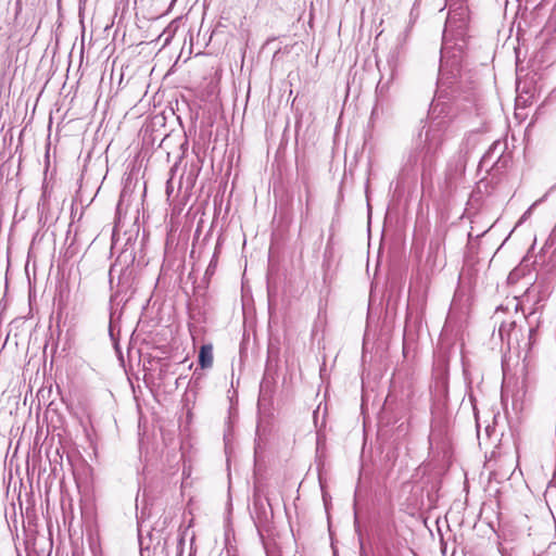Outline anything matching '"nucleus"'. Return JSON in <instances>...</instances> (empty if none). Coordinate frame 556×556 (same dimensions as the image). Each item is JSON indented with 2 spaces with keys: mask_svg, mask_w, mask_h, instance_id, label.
<instances>
[{
  "mask_svg": "<svg viewBox=\"0 0 556 556\" xmlns=\"http://www.w3.org/2000/svg\"><path fill=\"white\" fill-rule=\"evenodd\" d=\"M213 345L204 344L199 351V365L202 369L211 368L213 366Z\"/></svg>",
  "mask_w": 556,
  "mask_h": 556,
  "instance_id": "1",
  "label": "nucleus"
}]
</instances>
